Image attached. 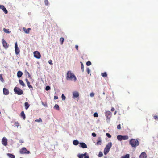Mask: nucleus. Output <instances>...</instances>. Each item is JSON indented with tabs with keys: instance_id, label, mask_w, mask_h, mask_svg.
<instances>
[{
	"instance_id": "603ef678",
	"label": "nucleus",
	"mask_w": 158,
	"mask_h": 158,
	"mask_svg": "<svg viewBox=\"0 0 158 158\" xmlns=\"http://www.w3.org/2000/svg\"><path fill=\"white\" fill-rule=\"evenodd\" d=\"M58 96H56V95H55V96H54V99H58Z\"/></svg>"
},
{
	"instance_id": "13d9d810",
	"label": "nucleus",
	"mask_w": 158,
	"mask_h": 158,
	"mask_svg": "<svg viewBox=\"0 0 158 158\" xmlns=\"http://www.w3.org/2000/svg\"><path fill=\"white\" fill-rule=\"evenodd\" d=\"M23 142H24V141H23V140H20V141H19V142L20 143H23Z\"/></svg>"
},
{
	"instance_id": "a19ab883",
	"label": "nucleus",
	"mask_w": 158,
	"mask_h": 158,
	"mask_svg": "<svg viewBox=\"0 0 158 158\" xmlns=\"http://www.w3.org/2000/svg\"><path fill=\"white\" fill-rule=\"evenodd\" d=\"M106 136L109 138H111V135H110V134L109 133H106Z\"/></svg>"
},
{
	"instance_id": "412c9836",
	"label": "nucleus",
	"mask_w": 158,
	"mask_h": 158,
	"mask_svg": "<svg viewBox=\"0 0 158 158\" xmlns=\"http://www.w3.org/2000/svg\"><path fill=\"white\" fill-rule=\"evenodd\" d=\"M73 143L75 145H77L79 143V141L77 140H74L73 141Z\"/></svg>"
},
{
	"instance_id": "4c0bfd02",
	"label": "nucleus",
	"mask_w": 158,
	"mask_h": 158,
	"mask_svg": "<svg viewBox=\"0 0 158 158\" xmlns=\"http://www.w3.org/2000/svg\"><path fill=\"white\" fill-rule=\"evenodd\" d=\"M93 116L94 117H97L98 116V115L97 112H95L93 114Z\"/></svg>"
},
{
	"instance_id": "f257e3e1",
	"label": "nucleus",
	"mask_w": 158,
	"mask_h": 158,
	"mask_svg": "<svg viewBox=\"0 0 158 158\" xmlns=\"http://www.w3.org/2000/svg\"><path fill=\"white\" fill-rule=\"evenodd\" d=\"M66 79L67 80H70L72 81L73 80L74 81H76L77 80V78L75 75L72 73L71 71H68L66 74Z\"/></svg>"
},
{
	"instance_id": "c9c22d12",
	"label": "nucleus",
	"mask_w": 158,
	"mask_h": 158,
	"mask_svg": "<svg viewBox=\"0 0 158 158\" xmlns=\"http://www.w3.org/2000/svg\"><path fill=\"white\" fill-rule=\"evenodd\" d=\"M61 97H62V99L63 100H65L66 97H65V96H64V94H62V96H61Z\"/></svg>"
},
{
	"instance_id": "5fc2aeb1",
	"label": "nucleus",
	"mask_w": 158,
	"mask_h": 158,
	"mask_svg": "<svg viewBox=\"0 0 158 158\" xmlns=\"http://www.w3.org/2000/svg\"><path fill=\"white\" fill-rule=\"evenodd\" d=\"M28 76L29 78H31V75H30L29 73H28Z\"/></svg>"
},
{
	"instance_id": "6e6552de",
	"label": "nucleus",
	"mask_w": 158,
	"mask_h": 158,
	"mask_svg": "<svg viewBox=\"0 0 158 158\" xmlns=\"http://www.w3.org/2000/svg\"><path fill=\"white\" fill-rule=\"evenodd\" d=\"M112 113L110 111H107L105 112V115L108 119L110 120L112 116Z\"/></svg>"
},
{
	"instance_id": "a211bd4d",
	"label": "nucleus",
	"mask_w": 158,
	"mask_h": 158,
	"mask_svg": "<svg viewBox=\"0 0 158 158\" xmlns=\"http://www.w3.org/2000/svg\"><path fill=\"white\" fill-rule=\"evenodd\" d=\"M19 83L21 85H22L23 86H25V85L24 82H23V81L22 80L20 79L19 81Z\"/></svg>"
},
{
	"instance_id": "ddd939ff",
	"label": "nucleus",
	"mask_w": 158,
	"mask_h": 158,
	"mask_svg": "<svg viewBox=\"0 0 158 158\" xmlns=\"http://www.w3.org/2000/svg\"><path fill=\"white\" fill-rule=\"evenodd\" d=\"M3 94L5 95H8L9 94V91L8 89L5 88H3Z\"/></svg>"
},
{
	"instance_id": "bb28decb",
	"label": "nucleus",
	"mask_w": 158,
	"mask_h": 158,
	"mask_svg": "<svg viewBox=\"0 0 158 158\" xmlns=\"http://www.w3.org/2000/svg\"><path fill=\"white\" fill-rule=\"evenodd\" d=\"M101 75L103 77H107V73L106 72L102 73Z\"/></svg>"
},
{
	"instance_id": "cd10ccee",
	"label": "nucleus",
	"mask_w": 158,
	"mask_h": 158,
	"mask_svg": "<svg viewBox=\"0 0 158 158\" xmlns=\"http://www.w3.org/2000/svg\"><path fill=\"white\" fill-rule=\"evenodd\" d=\"M2 10L3 12H5V14L8 13V11L6 8H5L4 6H3V8Z\"/></svg>"
},
{
	"instance_id": "1a4fd4ad",
	"label": "nucleus",
	"mask_w": 158,
	"mask_h": 158,
	"mask_svg": "<svg viewBox=\"0 0 158 158\" xmlns=\"http://www.w3.org/2000/svg\"><path fill=\"white\" fill-rule=\"evenodd\" d=\"M15 51L16 54L18 55L19 54L20 52V50L18 46L17 42H16L15 45Z\"/></svg>"
},
{
	"instance_id": "37998d69",
	"label": "nucleus",
	"mask_w": 158,
	"mask_h": 158,
	"mask_svg": "<svg viewBox=\"0 0 158 158\" xmlns=\"http://www.w3.org/2000/svg\"><path fill=\"white\" fill-rule=\"evenodd\" d=\"M117 128L118 129H120L121 128V126L120 124H118L117 126Z\"/></svg>"
},
{
	"instance_id": "4d7b16f0",
	"label": "nucleus",
	"mask_w": 158,
	"mask_h": 158,
	"mask_svg": "<svg viewBox=\"0 0 158 158\" xmlns=\"http://www.w3.org/2000/svg\"><path fill=\"white\" fill-rule=\"evenodd\" d=\"M25 80H26V82H27V84L28 83V82H29V81H28V79H27V78H26Z\"/></svg>"
},
{
	"instance_id": "c85d7f7f",
	"label": "nucleus",
	"mask_w": 158,
	"mask_h": 158,
	"mask_svg": "<svg viewBox=\"0 0 158 158\" xmlns=\"http://www.w3.org/2000/svg\"><path fill=\"white\" fill-rule=\"evenodd\" d=\"M0 80L1 82H3L4 81V79L2 74H0Z\"/></svg>"
},
{
	"instance_id": "72a5a7b5",
	"label": "nucleus",
	"mask_w": 158,
	"mask_h": 158,
	"mask_svg": "<svg viewBox=\"0 0 158 158\" xmlns=\"http://www.w3.org/2000/svg\"><path fill=\"white\" fill-rule=\"evenodd\" d=\"M92 63L90 62V61H88L86 63V65L88 66H90V65H91Z\"/></svg>"
},
{
	"instance_id": "423d86ee",
	"label": "nucleus",
	"mask_w": 158,
	"mask_h": 158,
	"mask_svg": "<svg viewBox=\"0 0 158 158\" xmlns=\"http://www.w3.org/2000/svg\"><path fill=\"white\" fill-rule=\"evenodd\" d=\"M19 153L22 154H29L30 153V152L29 151L27 150L26 148L25 147H23L20 150Z\"/></svg>"
},
{
	"instance_id": "864d4df0",
	"label": "nucleus",
	"mask_w": 158,
	"mask_h": 158,
	"mask_svg": "<svg viewBox=\"0 0 158 158\" xmlns=\"http://www.w3.org/2000/svg\"><path fill=\"white\" fill-rule=\"evenodd\" d=\"M75 48L77 50H78V46L77 45H76L75 46Z\"/></svg>"
},
{
	"instance_id": "5701e85b",
	"label": "nucleus",
	"mask_w": 158,
	"mask_h": 158,
	"mask_svg": "<svg viewBox=\"0 0 158 158\" xmlns=\"http://www.w3.org/2000/svg\"><path fill=\"white\" fill-rule=\"evenodd\" d=\"M3 31L4 32H6V33H10L11 32L10 31H9V29H5V28H4Z\"/></svg>"
},
{
	"instance_id": "e2e57ef3",
	"label": "nucleus",
	"mask_w": 158,
	"mask_h": 158,
	"mask_svg": "<svg viewBox=\"0 0 158 158\" xmlns=\"http://www.w3.org/2000/svg\"><path fill=\"white\" fill-rule=\"evenodd\" d=\"M128 94H130V92H128Z\"/></svg>"
},
{
	"instance_id": "bf43d9fd",
	"label": "nucleus",
	"mask_w": 158,
	"mask_h": 158,
	"mask_svg": "<svg viewBox=\"0 0 158 158\" xmlns=\"http://www.w3.org/2000/svg\"><path fill=\"white\" fill-rule=\"evenodd\" d=\"M117 113V111H115L114 112V115H116Z\"/></svg>"
},
{
	"instance_id": "58836bf2",
	"label": "nucleus",
	"mask_w": 158,
	"mask_h": 158,
	"mask_svg": "<svg viewBox=\"0 0 158 158\" xmlns=\"http://www.w3.org/2000/svg\"><path fill=\"white\" fill-rule=\"evenodd\" d=\"M103 154L101 152H99L98 154V156L99 157H101V156H102Z\"/></svg>"
},
{
	"instance_id": "f03ea898",
	"label": "nucleus",
	"mask_w": 158,
	"mask_h": 158,
	"mask_svg": "<svg viewBox=\"0 0 158 158\" xmlns=\"http://www.w3.org/2000/svg\"><path fill=\"white\" fill-rule=\"evenodd\" d=\"M129 144L132 147L135 148L137 146H138L139 144V143L137 139H131L130 140Z\"/></svg>"
},
{
	"instance_id": "2eb2a0df",
	"label": "nucleus",
	"mask_w": 158,
	"mask_h": 158,
	"mask_svg": "<svg viewBox=\"0 0 158 158\" xmlns=\"http://www.w3.org/2000/svg\"><path fill=\"white\" fill-rule=\"evenodd\" d=\"M80 147H81L83 148H86L87 147V146L85 143H79Z\"/></svg>"
},
{
	"instance_id": "0e129e2a",
	"label": "nucleus",
	"mask_w": 158,
	"mask_h": 158,
	"mask_svg": "<svg viewBox=\"0 0 158 158\" xmlns=\"http://www.w3.org/2000/svg\"><path fill=\"white\" fill-rule=\"evenodd\" d=\"M132 158H135L134 157H132Z\"/></svg>"
},
{
	"instance_id": "9d476101",
	"label": "nucleus",
	"mask_w": 158,
	"mask_h": 158,
	"mask_svg": "<svg viewBox=\"0 0 158 158\" xmlns=\"http://www.w3.org/2000/svg\"><path fill=\"white\" fill-rule=\"evenodd\" d=\"M7 139L6 138L3 137L2 141V144L4 146H7L8 144Z\"/></svg>"
},
{
	"instance_id": "dca6fc26",
	"label": "nucleus",
	"mask_w": 158,
	"mask_h": 158,
	"mask_svg": "<svg viewBox=\"0 0 158 158\" xmlns=\"http://www.w3.org/2000/svg\"><path fill=\"white\" fill-rule=\"evenodd\" d=\"M23 74V73L22 71H18L17 73V77L18 78H20L22 76V75Z\"/></svg>"
},
{
	"instance_id": "c03bdc74",
	"label": "nucleus",
	"mask_w": 158,
	"mask_h": 158,
	"mask_svg": "<svg viewBox=\"0 0 158 158\" xmlns=\"http://www.w3.org/2000/svg\"><path fill=\"white\" fill-rule=\"evenodd\" d=\"M153 118L156 120H157L158 119V117L157 116H153Z\"/></svg>"
},
{
	"instance_id": "aec40b11",
	"label": "nucleus",
	"mask_w": 158,
	"mask_h": 158,
	"mask_svg": "<svg viewBox=\"0 0 158 158\" xmlns=\"http://www.w3.org/2000/svg\"><path fill=\"white\" fill-rule=\"evenodd\" d=\"M21 116L24 119H25L26 118V116L24 112V111H22L20 114Z\"/></svg>"
},
{
	"instance_id": "6e6d98bb",
	"label": "nucleus",
	"mask_w": 158,
	"mask_h": 158,
	"mask_svg": "<svg viewBox=\"0 0 158 158\" xmlns=\"http://www.w3.org/2000/svg\"><path fill=\"white\" fill-rule=\"evenodd\" d=\"M111 110L112 111H114V110H115V109L114 108V107H112L111 108Z\"/></svg>"
},
{
	"instance_id": "39448f33",
	"label": "nucleus",
	"mask_w": 158,
	"mask_h": 158,
	"mask_svg": "<svg viewBox=\"0 0 158 158\" xmlns=\"http://www.w3.org/2000/svg\"><path fill=\"white\" fill-rule=\"evenodd\" d=\"M117 138L118 140L121 141L122 140H127L129 139V136L127 135L122 136L121 135H118Z\"/></svg>"
},
{
	"instance_id": "338daca9",
	"label": "nucleus",
	"mask_w": 158,
	"mask_h": 158,
	"mask_svg": "<svg viewBox=\"0 0 158 158\" xmlns=\"http://www.w3.org/2000/svg\"><path fill=\"white\" fill-rule=\"evenodd\" d=\"M20 158H22V157H20Z\"/></svg>"
},
{
	"instance_id": "4be33fe9",
	"label": "nucleus",
	"mask_w": 158,
	"mask_h": 158,
	"mask_svg": "<svg viewBox=\"0 0 158 158\" xmlns=\"http://www.w3.org/2000/svg\"><path fill=\"white\" fill-rule=\"evenodd\" d=\"M7 155L9 157L11 158H15V156L14 155L11 154V153H7Z\"/></svg>"
},
{
	"instance_id": "9b49d317",
	"label": "nucleus",
	"mask_w": 158,
	"mask_h": 158,
	"mask_svg": "<svg viewBox=\"0 0 158 158\" xmlns=\"http://www.w3.org/2000/svg\"><path fill=\"white\" fill-rule=\"evenodd\" d=\"M2 43L3 46L6 49H7V48H8V45L7 42H6V41H5L4 40L2 39Z\"/></svg>"
},
{
	"instance_id": "a878e982",
	"label": "nucleus",
	"mask_w": 158,
	"mask_h": 158,
	"mask_svg": "<svg viewBox=\"0 0 158 158\" xmlns=\"http://www.w3.org/2000/svg\"><path fill=\"white\" fill-rule=\"evenodd\" d=\"M130 157L129 154H127L125 156H122L121 158H129Z\"/></svg>"
},
{
	"instance_id": "69168bd1",
	"label": "nucleus",
	"mask_w": 158,
	"mask_h": 158,
	"mask_svg": "<svg viewBox=\"0 0 158 158\" xmlns=\"http://www.w3.org/2000/svg\"><path fill=\"white\" fill-rule=\"evenodd\" d=\"M1 114V112H0V114Z\"/></svg>"
},
{
	"instance_id": "7c9ffc66",
	"label": "nucleus",
	"mask_w": 158,
	"mask_h": 158,
	"mask_svg": "<svg viewBox=\"0 0 158 158\" xmlns=\"http://www.w3.org/2000/svg\"><path fill=\"white\" fill-rule=\"evenodd\" d=\"M102 141L101 140H99L96 143V144L97 145H101V144Z\"/></svg>"
},
{
	"instance_id": "09e8293b",
	"label": "nucleus",
	"mask_w": 158,
	"mask_h": 158,
	"mask_svg": "<svg viewBox=\"0 0 158 158\" xmlns=\"http://www.w3.org/2000/svg\"><path fill=\"white\" fill-rule=\"evenodd\" d=\"M15 125L17 127H18L19 125V123L18 122H15Z\"/></svg>"
},
{
	"instance_id": "680f3d73",
	"label": "nucleus",
	"mask_w": 158,
	"mask_h": 158,
	"mask_svg": "<svg viewBox=\"0 0 158 158\" xmlns=\"http://www.w3.org/2000/svg\"><path fill=\"white\" fill-rule=\"evenodd\" d=\"M104 158H107V157H105Z\"/></svg>"
},
{
	"instance_id": "393cba45",
	"label": "nucleus",
	"mask_w": 158,
	"mask_h": 158,
	"mask_svg": "<svg viewBox=\"0 0 158 158\" xmlns=\"http://www.w3.org/2000/svg\"><path fill=\"white\" fill-rule=\"evenodd\" d=\"M86 153H84V154H79L78 155V158H83L84 155H85Z\"/></svg>"
},
{
	"instance_id": "0eeeda50",
	"label": "nucleus",
	"mask_w": 158,
	"mask_h": 158,
	"mask_svg": "<svg viewBox=\"0 0 158 158\" xmlns=\"http://www.w3.org/2000/svg\"><path fill=\"white\" fill-rule=\"evenodd\" d=\"M34 56L37 59L40 58L41 57V55L40 53L38 51H36L33 52Z\"/></svg>"
},
{
	"instance_id": "f8f14e48",
	"label": "nucleus",
	"mask_w": 158,
	"mask_h": 158,
	"mask_svg": "<svg viewBox=\"0 0 158 158\" xmlns=\"http://www.w3.org/2000/svg\"><path fill=\"white\" fill-rule=\"evenodd\" d=\"M147 156L145 152H142L140 155V158H146Z\"/></svg>"
},
{
	"instance_id": "4468645a",
	"label": "nucleus",
	"mask_w": 158,
	"mask_h": 158,
	"mask_svg": "<svg viewBox=\"0 0 158 158\" xmlns=\"http://www.w3.org/2000/svg\"><path fill=\"white\" fill-rule=\"evenodd\" d=\"M73 95L74 98H77L79 96V94L77 91H74L73 93Z\"/></svg>"
},
{
	"instance_id": "3c124183",
	"label": "nucleus",
	"mask_w": 158,
	"mask_h": 158,
	"mask_svg": "<svg viewBox=\"0 0 158 158\" xmlns=\"http://www.w3.org/2000/svg\"><path fill=\"white\" fill-rule=\"evenodd\" d=\"M4 7V5H0V8L3 10V8Z\"/></svg>"
},
{
	"instance_id": "473e14b6",
	"label": "nucleus",
	"mask_w": 158,
	"mask_h": 158,
	"mask_svg": "<svg viewBox=\"0 0 158 158\" xmlns=\"http://www.w3.org/2000/svg\"><path fill=\"white\" fill-rule=\"evenodd\" d=\"M35 122H39L40 123H41V122H42V120L41 118H39V119H37L36 120H35Z\"/></svg>"
},
{
	"instance_id": "b1692460",
	"label": "nucleus",
	"mask_w": 158,
	"mask_h": 158,
	"mask_svg": "<svg viewBox=\"0 0 158 158\" xmlns=\"http://www.w3.org/2000/svg\"><path fill=\"white\" fill-rule=\"evenodd\" d=\"M54 108L56 109L57 110H59L60 108L58 105L57 104H55L54 106Z\"/></svg>"
},
{
	"instance_id": "e433bc0d",
	"label": "nucleus",
	"mask_w": 158,
	"mask_h": 158,
	"mask_svg": "<svg viewBox=\"0 0 158 158\" xmlns=\"http://www.w3.org/2000/svg\"><path fill=\"white\" fill-rule=\"evenodd\" d=\"M50 87L49 86H47L46 87L45 89L47 90H50Z\"/></svg>"
},
{
	"instance_id": "49530a36",
	"label": "nucleus",
	"mask_w": 158,
	"mask_h": 158,
	"mask_svg": "<svg viewBox=\"0 0 158 158\" xmlns=\"http://www.w3.org/2000/svg\"><path fill=\"white\" fill-rule=\"evenodd\" d=\"M92 135L93 137H96L97 135L95 133V132H93V133L92 134Z\"/></svg>"
},
{
	"instance_id": "a18cd8bd",
	"label": "nucleus",
	"mask_w": 158,
	"mask_h": 158,
	"mask_svg": "<svg viewBox=\"0 0 158 158\" xmlns=\"http://www.w3.org/2000/svg\"><path fill=\"white\" fill-rule=\"evenodd\" d=\"M86 153V154L85 156H84V157L85 158H89V156H88V155H87V153Z\"/></svg>"
},
{
	"instance_id": "de8ad7c7",
	"label": "nucleus",
	"mask_w": 158,
	"mask_h": 158,
	"mask_svg": "<svg viewBox=\"0 0 158 158\" xmlns=\"http://www.w3.org/2000/svg\"><path fill=\"white\" fill-rule=\"evenodd\" d=\"M48 62L49 63V64H50V65H52L53 64V63L52 62V60H49V61H48Z\"/></svg>"
},
{
	"instance_id": "052dcab7",
	"label": "nucleus",
	"mask_w": 158,
	"mask_h": 158,
	"mask_svg": "<svg viewBox=\"0 0 158 158\" xmlns=\"http://www.w3.org/2000/svg\"><path fill=\"white\" fill-rule=\"evenodd\" d=\"M28 73H29L28 71H27L26 73L28 75Z\"/></svg>"
},
{
	"instance_id": "f3484780",
	"label": "nucleus",
	"mask_w": 158,
	"mask_h": 158,
	"mask_svg": "<svg viewBox=\"0 0 158 158\" xmlns=\"http://www.w3.org/2000/svg\"><path fill=\"white\" fill-rule=\"evenodd\" d=\"M24 31L26 33H29L30 30H31V29L30 28H28L27 29H26L25 28H23Z\"/></svg>"
},
{
	"instance_id": "8fccbe9b",
	"label": "nucleus",
	"mask_w": 158,
	"mask_h": 158,
	"mask_svg": "<svg viewBox=\"0 0 158 158\" xmlns=\"http://www.w3.org/2000/svg\"><path fill=\"white\" fill-rule=\"evenodd\" d=\"M94 93H91L90 94V97H93L94 96Z\"/></svg>"
},
{
	"instance_id": "2f4dec72",
	"label": "nucleus",
	"mask_w": 158,
	"mask_h": 158,
	"mask_svg": "<svg viewBox=\"0 0 158 158\" xmlns=\"http://www.w3.org/2000/svg\"><path fill=\"white\" fill-rule=\"evenodd\" d=\"M81 64V69L82 70V72H84V65L82 62H80Z\"/></svg>"
},
{
	"instance_id": "7ed1b4c3",
	"label": "nucleus",
	"mask_w": 158,
	"mask_h": 158,
	"mask_svg": "<svg viewBox=\"0 0 158 158\" xmlns=\"http://www.w3.org/2000/svg\"><path fill=\"white\" fill-rule=\"evenodd\" d=\"M112 146V143L111 142H109L106 145L104 151V153L105 155L107 154L109 152L110 149Z\"/></svg>"
},
{
	"instance_id": "6ab92c4d",
	"label": "nucleus",
	"mask_w": 158,
	"mask_h": 158,
	"mask_svg": "<svg viewBox=\"0 0 158 158\" xmlns=\"http://www.w3.org/2000/svg\"><path fill=\"white\" fill-rule=\"evenodd\" d=\"M24 105L25 108L26 110L28 109L30 106V105L27 102H26L25 103Z\"/></svg>"
},
{
	"instance_id": "ea45409f",
	"label": "nucleus",
	"mask_w": 158,
	"mask_h": 158,
	"mask_svg": "<svg viewBox=\"0 0 158 158\" xmlns=\"http://www.w3.org/2000/svg\"><path fill=\"white\" fill-rule=\"evenodd\" d=\"M44 2L46 5H48V0H44Z\"/></svg>"
},
{
	"instance_id": "20e7f679",
	"label": "nucleus",
	"mask_w": 158,
	"mask_h": 158,
	"mask_svg": "<svg viewBox=\"0 0 158 158\" xmlns=\"http://www.w3.org/2000/svg\"><path fill=\"white\" fill-rule=\"evenodd\" d=\"M14 91L16 94L19 95H21L23 94V90L21 89L19 87H15L14 89Z\"/></svg>"
},
{
	"instance_id": "c756f323",
	"label": "nucleus",
	"mask_w": 158,
	"mask_h": 158,
	"mask_svg": "<svg viewBox=\"0 0 158 158\" xmlns=\"http://www.w3.org/2000/svg\"><path fill=\"white\" fill-rule=\"evenodd\" d=\"M60 41L61 42V44H62L64 41V39L63 37H61L60 38Z\"/></svg>"
},
{
	"instance_id": "f704fd0d",
	"label": "nucleus",
	"mask_w": 158,
	"mask_h": 158,
	"mask_svg": "<svg viewBox=\"0 0 158 158\" xmlns=\"http://www.w3.org/2000/svg\"><path fill=\"white\" fill-rule=\"evenodd\" d=\"M27 85L29 88H30L32 89L33 88V87H32V86L31 85H30V83L29 82V81L28 82Z\"/></svg>"
},
{
	"instance_id": "79ce46f5",
	"label": "nucleus",
	"mask_w": 158,
	"mask_h": 158,
	"mask_svg": "<svg viewBox=\"0 0 158 158\" xmlns=\"http://www.w3.org/2000/svg\"><path fill=\"white\" fill-rule=\"evenodd\" d=\"M86 70L88 74H89L90 73V70L89 68H87L86 69Z\"/></svg>"
}]
</instances>
